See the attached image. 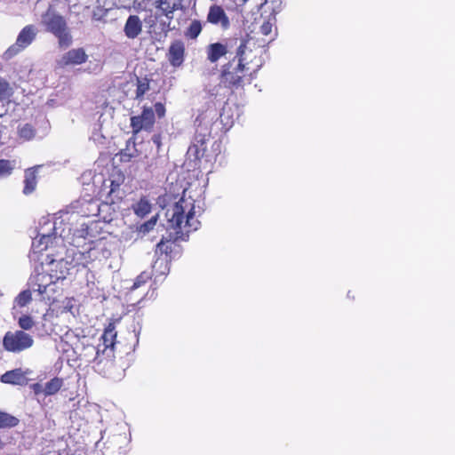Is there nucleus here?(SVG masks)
Wrapping results in <instances>:
<instances>
[{
	"instance_id": "f257e3e1",
	"label": "nucleus",
	"mask_w": 455,
	"mask_h": 455,
	"mask_svg": "<svg viewBox=\"0 0 455 455\" xmlns=\"http://www.w3.org/2000/svg\"><path fill=\"white\" fill-rule=\"evenodd\" d=\"M262 65L261 57L249 49L246 42H242L235 57L222 66L220 82L232 92L243 89L246 84H251Z\"/></svg>"
},
{
	"instance_id": "f03ea898",
	"label": "nucleus",
	"mask_w": 455,
	"mask_h": 455,
	"mask_svg": "<svg viewBox=\"0 0 455 455\" xmlns=\"http://www.w3.org/2000/svg\"><path fill=\"white\" fill-rule=\"evenodd\" d=\"M199 212V209L196 210L194 203L184 197L175 203L172 209L167 210L169 226L174 230L176 240H186L189 233L200 228Z\"/></svg>"
},
{
	"instance_id": "7ed1b4c3",
	"label": "nucleus",
	"mask_w": 455,
	"mask_h": 455,
	"mask_svg": "<svg viewBox=\"0 0 455 455\" xmlns=\"http://www.w3.org/2000/svg\"><path fill=\"white\" fill-rule=\"evenodd\" d=\"M43 24L48 32L57 37L60 48H68L71 45L72 36L63 16L48 10L43 15Z\"/></svg>"
},
{
	"instance_id": "20e7f679",
	"label": "nucleus",
	"mask_w": 455,
	"mask_h": 455,
	"mask_svg": "<svg viewBox=\"0 0 455 455\" xmlns=\"http://www.w3.org/2000/svg\"><path fill=\"white\" fill-rule=\"evenodd\" d=\"M34 344L32 336L22 330L7 331L3 339V346L8 352L20 353Z\"/></svg>"
},
{
	"instance_id": "39448f33",
	"label": "nucleus",
	"mask_w": 455,
	"mask_h": 455,
	"mask_svg": "<svg viewBox=\"0 0 455 455\" xmlns=\"http://www.w3.org/2000/svg\"><path fill=\"white\" fill-rule=\"evenodd\" d=\"M36 34L37 30L34 25L25 26L19 33L15 44L5 51V59H11L26 49L36 39Z\"/></svg>"
},
{
	"instance_id": "423d86ee",
	"label": "nucleus",
	"mask_w": 455,
	"mask_h": 455,
	"mask_svg": "<svg viewBox=\"0 0 455 455\" xmlns=\"http://www.w3.org/2000/svg\"><path fill=\"white\" fill-rule=\"evenodd\" d=\"M156 123L155 113L152 108L143 107L140 115L133 116L130 119V125L133 135L141 131L152 132Z\"/></svg>"
},
{
	"instance_id": "0eeeda50",
	"label": "nucleus",
	"mask_w": 455,
	"mask_h": 455,
	"mask_svg": "<svg viewBox=\"0 0 455 455\" xmlns=\"http://www.w3.org/2000/svg\"><path fill=\"white\" fill-rule=\"evenodd\" d=\"M207 112L200 113L196 118L195 124L196 126L193 143H206L212 136V123L208 119Z\"/></svg>"
},
{
	"instance_id": "6e6552de",
	"label": "nucleus",
	"mask_w": 455,
	"mask_h": 455,
	"mask_svg": "<svg viewBox=\"0 0 455 455\" xmlns=\"http://www.w3.org/2000/svg\"><path fill=\"white\" fill-rule=\"evenodd\" d=\"M206 22L220 27L222 30H228L231 25L224 8L219 4H212L209 7Z\"/></svg>"
},
{
	"instance_id": "1a4fd4ad",
	"label": "nucleus",
	"mask_w": 455,
	"mask_h": 455,
	"mask_svg": "<svg viewBox=\"0 0 455 455\" xmlns=\"http://www.w3.org/2000/svg\"><path fill=\"white\" fill-rule=\"evenodd\" d=\"M88 55L84 48H76L68 51L64 53L60 60H57V65L60 68L68 66H76L84 64L87 61Z\"/></svg>"
},
{
	"instance_id": "9d476101",
	"label": "nucleus",
	"mask_w": 455,
	"mask_h": 455,
	"mask_svg": "<svg viewBox=\"0 0 455 455\" xmlns=\"http://www.w3.org/2000/svg\"><path fill=\"white\" fill-rule=\"evenodd\" d=\"M185 55L186 48L184 42L180 39L172 41L166 53L170 65L173 68L180 67L185 60Z\"/></svg>"
},
{
	"instance_id": "9b49d317",
	"label": "nucleus",
	"mask_w": 455,
	"mask_h": 455,
	"mask_svg": "<svg viewBox=\"0 0 455 455\" xmlns=\"http://www.w3.org/2000/svg\"><path fill=\"white\" fill-rule=\"evenodd\" d=\"M65 275L61 273L60 275H52L47 272L37 273L32 280L34 291L43 295L46 292V289L52 283H55L59 279H64Z\"/></svg>"
},
{
	"instance_id": "f8f14e48",
	"label": "nucleus",
	"mask_w": 455,
	"mask_h": 455,
	"mask_svg": "<svg viewBox=\"0 0 455 455\" xmlns=\"http://www.w3.org/2000/svg\"><path fill=\"white\" fill-rule=\"evenodd\" d=\"M116 339V331L115 323H109L104 329V331L100 339V340L102 342L101 344H100L101 346V350L102 352H104L107 357L113 356Z\"/></svg>"
},
{
	"instance_id": "ddd939ff",
	"label": "nucleus",
	"mask_w": 455,
	"mask_h": 455,
	"mask_svg": "<svg viewBox=\"0 0 455 455\" xmlns=\"http://www.w3.org/2000/svg\"><path fill=\"white\" fill-rule=\"evenodd\" d=\"M79 356L87 363H97L99 364L103 362L106 355L102 352L100 345L83 343Z\"/></svg>"
},
{
	"instance_id": "4468645a",
	"label": "nucleus",
	"mask_w": 455,
	"mask_h": 455,
	"mask_svg": "<svg viewBox=\"0 0 455 455\" xmlns=\"http://www.w3.org/2000/svg\"><path fill=\"white\" fill-rule=\"evenodd\" d=\"M30 371L28 370L22 371L20 368H16L11 371H7L0 377V380L4 384L26 386L28 382L27 374Z\"/></svg>"
},
{
	"instance_id": "2eb2a0df",
	"label": "nucleus",
	"mask_w": 455,
	"mask_h": 455,
	"mask_svg": "<svg viewBox=\"0 0 455 455\" xmlns=\"http://www.w3.org/2000/svg\"><path fill=\"white\" fill-rule=\"evenodd\" d=\"M142 21L138 15H130L124 27V32L127 38L134 39L142 32Z\"/></svg>"
},
{
	"instance_id": "dca6fc26",
	"label": "nucleus",
	"mask_w": 455,
	"mask_h": 455,
	"mask_svg": "<svg viewBox=\"0 0 455 455\" xmlns=\"http://www.w3.org/2000/svg\"><path fill=\"white\" fill-rule=\"evenodd\" d=\"M228 52V45L220 42L212 43L206 47L207 60L211 63H216Z\"/></svg>"
},
{
	"instance_id": "f3484780",
	"label": "nucleus",
	"mask_w": 455,
	"mask_h": 455,
	"mask_svg": "<svg viewBox=\"0 0 455 455\" xmlns=\"http://www.w3.org/2000/svg\"><path fill=\"white\" fill-rule=\"evenodd\" d=\"M92 246L88 250V253L99 252L102 258H108L111 254L110 243L105 238L101 237L96 241L92 242Z\"/></svg>"
},
{
	"instance_id": "a211bd4d",
	"label": "nucleus",
	"mask_w": 455,
	"mask_h": 455,
	"mask_svg": "<svg viewBox=\"0 0 455 455\" xmlns=\"http://www.w3.org/2000/svg\"><path fill=\"white\" fill-rule=\"evenodd\" d=\"M37 184L36 171L35 169H28L25 172L24 188L23 193L29 195L35 191Z\"/></svg>"
},
{
	"instance_id": "6ab92c4d",
	"label": "nucleus",
	"mask_w": 455,
	"mask_h": 455,
	"mask_svg": "<svg viewBox=\"0 0 455 455\" xmlns=\"http://www.w3.org/2000/svg\"><path fill=\"white\" fill-rule=\"evenodd\" d=\"M132 208L138 217L143 218L151 212L152 205L147 196H142Z\"/></svg>"
},
{
	"instance_id": "aec40b11",
	"label": "nucleus",
	"mask_w": 455,
	"mask_h": 455,
	"mask_svg": "<svg viewBox=\"0 0 455 455\" xmlns=\"http://www.w3.org/2000/svg\"><path fill=\"white\" fill-rule=\"evenodd\" d=\"M14 94V90L11 84L0 76V102L10 103Z\"/></svg>"
},
{
	"instance_id": "412c9836",
	"label": "nucleus",
	"mask_w": 455,
	"mask_h": 455,
	"mask_svg": "<svg viewBox=\"0 0 455 455\" xmlns=\"http://www.w3.org/2000/svg\"><path fill=\"white\" fill-rule=\"evenodd\" d=\"M62 386H63V379L54 377L52 379H50L48 382H46L44 388V394L46 396L53 395L60 390Z\"/></svg>"
},
{
	"instance_id": "4be33fe9",
	"label": "nucleus",
	"mask_w": 455,
	"mask_h": 455,
	"mask_svg": "<svg viewBox=\"0 0 455 455\" xmlns=\"http://www.w3.org/2000/svg\"><path fill=\"white\" fill-rule=\"evenodd\" d=\"M203 29L202 23L199 20H193L184 32L186 38L195 40L201 34Z\"/></svg>"
},
{
	"instance_id": "5701e85b",
	"label": "nucleus",
	"mask_w": 455,
	"mask_h": 455,
	"mask_svg": "<svg viewBox=\"0 0 455 455\" xmlns=\"http://www.w3.org/2000/svg\"><path fill=\"white\" fill-rule=\"evenodd\" d=\"M206 151V143H192L188 148V153L193 155L196 160L206 158V161H209Z\"/></svg>"
},
{
	"instance_id": "b1692460",
	"label": "nucleus",
	"mask_w": 455,
	"mask_h": 455,
	"mask_svg": "<svg viewBox=\"0 0 455 455\" xmlns=\"http://www.w3.org/2000/svg\"><path fill=\"white\" fill-rule=\"evenodd\" d=\"M157 7L168 17L179 8V3L177 0H158Z\"/></svg>"
},
{
	"instance_id": "393cba45",
	"label": "nucleus",
	"mask_w": 455,
	"mask_h": 455,
	"mask_svg": "<svg viewBox=\"0 0 455 455\" xmlns=\"http://www.w3.org/2000/svg\"><path fill=\"white\" fill-rule=\"evenodd\" d=\"M36 130L30 124H25L18 128L19 138L23 140H31L35 138Z\"/></svg>"
},
{
	"instance_id": "a878e982",
	"label": "nucleus",
	"mask_w": 455,
	"mask_h": 455,
	"mask_svg": "<svg viewBox=\"0 0 455 455\" xmlns=\"http://www.w3.org/2000/svg\"><path fill=\"white\" fill-rule=\"evenodd\" d=\"M20 420L18 418L0 411V428H11L18 426Z\"/></svg>"
},
{
	"instance_id": "bb28decb",
	"label": "nucleus",
	"mask_w": 455,
	"mask_h": 455,
	"mask_svg": "<svg viewBox=\"0 0 455 455\" xmlns=\"http://www.w3.org/2000/svg\"><path fill=\"white\" fill-rule=\"evenodd\" d=\"M137 80V89H136V99L141 100L145 93L149 90L150 88V82L147 77L140 78L136 76Z\"/></svg>"
},
{
	"instance_id": "cd10ccee",
	"label": "nucleus",
	"mask_w": 455,
	"mask_h": 455,
	"mask_svg": "<svg viewBox=\"0 0 455 455\" xmlns=\"http://www.w3.org/2000/svg\"><path fill=\"white\" fill-rule=\"evenodd\" d=\"M153 276L152 272L142 271L134 280L130 291H134L141 286H144Z\"/></svg>"
},
{
	"instance_id": "c85d7f7f",
	"label": "nucleus",
	"mask_w": 455,
	"mask_h": 455,
	"mask_svg": "<svg viewBox=\"0 0 455 455\" xmlns=\"http://www.w3.org/2000/svg\"><path fill=\"white\" fill-rule=\"evenodd\" d=\"M13 169V162L6 159H0V177H6L11 175Z\"/></svg>"
},
{
	"instance_id": "c756f323",
	"label": "nucleus",
	"mask_w": 455,
	"mask_h": 455,
	"mask_svg": "<svg viewBox=\"0 0 455 455\" xmlns=\"http://www.w3.org/2000/svg\"><path fill=\"white\" fill-rule=\"evenodd\" d=\"M31 300L32 296L29 290L22 291L15 299L16 304L20 307L27 306Z\"/></svg>"
},
{
	"instance_id": "7c9ffc66",
	"label": "nucleus",
	"mask_w": 455,
	"mask_h": 455,
	"mask_svg": "<svg viewBox=\"0 0 455 455\" xmlns=\"http://www.w3.org/2000/svg\"><path fill=\"white\" fill-rule=\"evenodd\" d=\"M19 326L22 329V331H28L33 328L35 325V322L30 315H23L19 318Z\"/></svg>"
},
{
	"instance_id": "2f4dec72",
	"label": "nucleus",
	"mask_w": 455,
	"mask_h": 455,
	"mask_svg": "<svg viewBox=\"0 0 455 455\" xmlns=\"http://www.w3.org/2000/svg\"><path fill=\"white\" fill-rule=\"evenodd\" d=\"M172 251V243L170 241H164L162 239L156 244V252H160V254L169 255Z\"/></svg>"
},
{
	"instance_id": "473e14b6",
	"label": "nucleus",
	"mask_w": 455,
	"mask_h": 455,
	"mask_svg": "<svg viewBox=\"0 0 455 455\" xmlns=\"http://www.w3.org/2000/svg\"><path fill=\"white\" fill-rule=\"evenodd\" d=\"M156 221H157V215L153 216L149 220L144 222L140 226V231L142 232V233L149 232L150 230H152L154 228V227L156 224Z\"/></svg>"
},
{
	"instance_id": "72a5a7b5",
	"label": "nucleus",
	"mask_w": 455,
	"mask_h": 455,
	"mask_svg": "<svg viewBox=\"0 0 455 455\" xmlns=\"http://www.w3.org/2000/svg\"><path fill=\"white\" fill-rule=\"evenodd\" d=\"M259 31L264 36H268L272 32V24L269 21H265L259 28Z\"/></svg>"
},
{
	"instance_id": "f704fd0d",
	"label": "nucleus",
	"mask_w": 455,
	"mask_h": 455,
	"mask_svg": "<svg viewBox=\"0 0 455 455\" xmlns=\"http://www.w3.org/2000/svg\"><path fill=\"white\" fill-rule=\"evenodd\" d=\"M155 111L159 118H162L165 116V107L161 102H156L154 105Z\"/></svg>"
},
{
	"instance_id": "c9c22d12",
	"label": "nucleus",
	"mask_w": 455,
	"mask_h": 455,
	"mask_svg": "<svg viewBox=\"0 0 455 455\" xmlns=\"http://www.w3.org/2000/svg\"><path fill=\"white\" fill-rule=\"evenodd\" d=\"M30 388L33 390L34 394L37 395L44 393V387H43V386L40 383H34L30 385Z\"/></svg>"
},
{
	"instance_id": "e433bc0d",
	"label": "nucleus",
	"mask_w": 455,
	"mask_h": 455,
	"mask_svg": "<svg viewBox=\"0 0 455 455\" xmlns=\"http://www.w3.org/2000/svg\"><path fill=\"white\" fill-rule=\"evenodd\" d=\"M153 143L156 146L157 149H160L162 146V137L160 134H155L152 137Z\"/></svg>"
},
{
	"instance_id": "4c0bfd02",
	"label": "nucleus",
	"mask_w": 455,
	"mask_h": 455,
	"mask_svg": "<svg viewBox=\"0 0 455 455\" xmlns=\"http://www.w3.org/2000/svg\"><path fill=\"white\" fill-rule=\"evenodd\" d=\"M119 187H120L119 182H116L115 180H112L111 185H110L109 196H111L114 193H116V191H118Z\"/></svg>"
}]
</instances>
